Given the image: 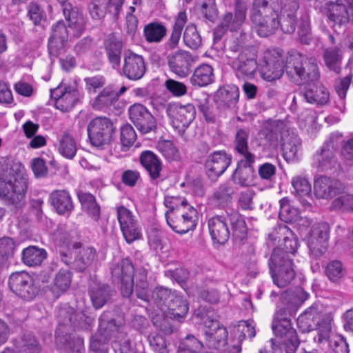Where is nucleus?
Listing matches in <instances>:
<instances>
[{"label": "nucleus", "instance_id": "f03ea898", "mask_svg": "<svg viewBox=\"0 0 353 353\" xmlns=\"http://www.w3.org/2000/svg\"><path fill=\"white\" fill-rule=\"evenodd\" d=\"M59 323L55 333L57 348L63 353H79L83 347V340L68 333L69 329L90 330L93 324L92 318L82 312L74 310L68 304L60 306L57 311Z\"/></svg>", "mask_w": 353, "mask_h": 353}, {"label": "nucleus", "instance_id": "2eb2a0df", "mask_svg": "<svg viewBox=\"0 0 353 353\" xmlns=\"http://www.w3.org/2000/svg\"><path fill=\"white\" fill-rule=\"evenodd\" d=\"M285 65L281 55L276 50L265 52L259 62V72L261 78L272 82L279 79L283 74Z\"/></svg>", "mask_w": 353, "mask_h": 353}, {"label": "nucleus", "instance_id": "8fccbe9b", "mask_svg": "<svg viewBox=\"0 0 353 353\" xmlns=\"http://www.w3.org/2000/svg\"><path fill=\"white\" fill-rule=\"evenodd\" d=\"M47 257V252L43 248L31 245L22 251V261L28 266L40 265Z\"/></svg>", "mask_w": 353, "mask_h": 353}, {"label": "nucleus", "instance_id": "39448f33", "mask_svg": "<svg viewBox=\"0 0 353 353\" xmlns=\"http://www.w3.org/2000/svg\"><path fill=\"white\" fill-rule=\"evenodd\" d=\"M285 72L290 81L296 85H308L320 77L315 59L305 57L296 51H292L287 57Z\"/></svg>", "mask_w": 353, "mask_h": 353}, {"label": "nucleus", "instance_id": "f704fd0d", "mask_svg": "<svg viewBox=\"0 0 353 353\" xmlns=\"http://www.w3.org/2000/svg\"><path fill=\"white\" fill-rule=\"evenodd\" d=\"M307 103L317 105H324L330 100V92L322 84H308L300 92Z\"/></svg>", "mask_w": 353, "mask_h": 353}, {"label": "nucleus", "instance_id": "ea45409f", "mask_svg": "<svg viewBox=\"0 0 353 353\" xmlns=\"http://www.w3.org/2000/svg\"><path fill=\"white\" fill-rule=\"evenodd\" d=\"M166 309L168 310V315H169L170 318L181 321L188 314L189 304L185 299L175 293L169 301Z\"/></svg>", "mask_w": 353, "mask_h": 353}, {"label": "nucleus", "instance_id": "1a4fd4ad", "mask_svg": "<svg viewBox=\"0 0 353 353\" xmlns=\"http://www.w3.org/2000/svg\"><path fill=\"white\" fill-rule=\"evenodd\" d=\"M88 139L95 147L103 148L114 139L116 128L107 117H96L87 126Z\"/></svg>", "mask_w": 353, "mask_h": 353}, {"label": "nucleus", "instance_id": "dca6fc26", "mask_svg": "<svg viewBox=\"0 0 353 353\" xmlns=\"http://www.w3.org/2000/svg\"><path fill=\"white\" fill-rule=\"evenodd\" d=\"M232 68L238 78L252 79L259 70V63L257 62V51L255 48H245L234 58Z\"/></svg>", "mask_w": 353, "mask_h": 353}, {"label": "nucleus", "instance_id": "bf43d9fd", "mask_svg": "<svg viewBox=\"0 0 353 353\" xmlns=\"http://www.w3.org/2000/svg\"><path fill=\"white\" fill-rule=\"evenodd\" d=\"M58 150L59 153L68 159H72L77 152V143L73 137L69 133H64L59 139Z\"/></svg>", "mask_w": 353, "mask_h": 353}, {"label": "nucleus", "instance_id": "864d4df0", "mask_svg": "<svg viewBox=\"0 0 353 353\" xmlns=\"http://www.w3.org/2000/svg\"><path fill=\"white\" fill-rule=\"evenodd\" d=\"M27 17L34 26L44 29L48 23L46 12L37 2L32 1L27 6Z\"/></svg>", "mask_w": 353, "mask_h": 353}, {"label": "nucleus", "instance_id": "b1692460", "mask_svg": "<svg viewBox=\"0 0 353 353\" xmlns=\"http://www.w3.org/2000/svg\"><path fill=\"white\" fill-rule=\"evenodd\" d=\"M246 18L240 14L232 12H225L220 18L218 25L213 30V41L216 43L221 40L228 31L238 32Z\"/></svg>", "mask_w": 353, "mask_h": 353}, {"label": "nucleus", "instance_id": "338daca9", "mask_svg": "<svg viewBox=\"0 0 353 353\" xmlns=\"http://www.w3.org/2000/svg\"><path fill=\"white\" fill-rule=\"evenodd\" d=\"M148 341L152 350L156 353H169L167 341L161 334L156 332L149 334Z\"/></svg>", "mask_w": 353, "mask_h": 353}, {"label": "nucleus", "instance_id": "13d9d810", "mask_svg": "<svg viewBox=\"0 0 353 353\" xmlns=\"http://www.w3.org/2000/svg\"><path fill=\"white\" fill-rule=\"evenodd\" d=\"M248 138V130L243 128H239L236 130L233 142L234 148L236 152L241 155L243 157H248V155H254L249 150Z\"/></svg>", "mask_w": 353, "mask_h": 353}, {"label": "nucleus", "instance_id": "603ef678", "mask_svg": "<svg viewBox=\"0 0 353 353\" xmlns=\"http://www.w3.org/2000/svg\"><path fill=\"white\" fill-rule=\"evenodd\" d=\"M80 99L79 91L72 87L65 88V92L61 99L57 101V108L63 112L70 111Z\"/></svg>", "mask_w": 353, "mask_h": 353}, {"label": "nucleus", "instance_id": "0e129e2a", "mask_svg": "<svg viewBox=\"0 0 353 353\" xmlns=\"http://www.w3.org/2000/svg\"><path fill=\"white\" fill-rule=\"evenodd\" d=\"M279 218L285 223H292L296 220L298 216V210L290 205L289 200L282 199L280 201Z\"/></svg>", "mask_w": 353, "mask_h": 353}, {"label": "nucleus", "instance_id": "3c124183", "mask_svg": "<svg viewBox=\"0 0 353 353\" xmlns=\"http://www.w3.org/2000/svg\"><path fill=\"white\" fill-rule=\"evenodd\" d=\"M234 192V188L229 182L223 183L214 192L212 200L216 206L223 208L231 202Z\"/></svg>", "mask_w": 353, "mask_h": 353}, {"label": "nucleus", "instance_id": "052dcab7", "mask_svg": "<svg viewBox=\"0 0 353 353\" xmlns=\"http://www.w3.org/2000/svg\"><path fill=\"white\" fill-rule=\"evenodd\" d=\"M41 345L32 333H25L21 339V344L18 347V353H41Z\"/></svg>", "mask_w": 353, "mask_h": 353}, {"label": "nucleus", "instance_id": "774afa93", "mask_svg": "<svg viewBox=\"0 0 353 353\" xmlns=\"http://www.w3.org/2000/svg\"><path fill=\"white\" fill-rule=\"evenodd\" d=\"M330 208L334 210L353 211V195L344 192L333 200Z\"/></svg>", "mask_w": 353, "mask_h": 353}, {"label": "nucleus", "instance_id": "c756f323", "mask_svg": "<svg viewBox=\"0 0 353 353\" xmlns=\"http://www.w3.org/2000/svg\"><path fill=\"white\" fill-rule=\"evenodd\" d=\"M103 47L112 68L118 70L121 66L123 43L114 33L108 34L103 41Z\"/></svg>", "mask_w": 353, "mask_h": 353}, {"label": "nucleus", "instance_id": "bb28decb", "mask_svg": "<svg viewBox=\"0 0 353 353\" xmlns=\"http://www.w3.org/2000/svg\"><path fill=\"white\" fill-rule=\"evenodd\" d=\"M211 325L204 332V347L210 350H221L227 344L228 330L219 321H214Z\"/></svg>", "mask_w": 353, "mask_h": 353}, {"label": "nucleus", "instance_id": "c03bdc74", "mask_svg": "<svg viewBox=\"0 0 353 353\" xmlns=\"http://www.w3.org/2000/svg\"><path fill=\"white\" fill-rule=\"evenodd\" d=\"M213 68L208 64L198 66L190 77V82L194 86L204 87L213 81Z\"/></svg>", "mask_w": 353, "mask_h": 353}, {"label": "nucleus", "instance_id": "a211bd4d", "mask_svg": "<svg viewBox=\"0 0 353 353\" xmlns=\"http://www.w3.org/2000/svg\"><path fill=\"white\" fill-rule=\"evenodd\" d=\"M232 163V155L225 150H216L208 154L204 163L205 172L211 182H216Z\"/></svg>", "mask_w": 353, "mask_h": 353}, {"label": "nucleus", "instance_id": "e433bc0d", "mask_svg": "<svg viewBox=\"0 0 353 353\" xmlns=\"http://www.w3.org/2000/svg\"><path fill=\"white\" fill-rule=\"evenodd\" d=\"M51 205L60 215H69L74 210V204L69 192L65 190H54L50 194Z\"/></svg>", "mask_w": 353, "mask_h": 353}, {"label": "nucleus", "instance_id": "cd10ccee", "mask_svg": "<svg viewBox=\"0 0 353 353\" xmlns=\"http://www.w3.org/2000/svg\"><path fill=\"white\" fill-rule=\"evenodd\" d=\"M322 12L333 23L334 26H345L350 21L348 6L342 0L327 1L323 7Z\"/></svg>", "mask_w": 353, "mask_h": 353}, {"label": "nucleus", "instance_id": "f8f14e48", "mask_svg": "<svg viewBox=\"0 0 353 353\" xmlns=\"http://www.w3.org/2000/svg\"><path fill=\"white\" fill-rule=\"evenodd\" d=\"M159 110H165L167 115L172 119L173 127L182 132H185L196 117L195 107L191 103H161Z\"/></svg>", "mask_w": 353, "mask_h": 353}, {"label": "nucleus", "instance_id": "e2e57ef3", "mask_svg": "<svg viewBox=\"0 0 353 353\" xmlns=\"http://www.w3.org/2000/svg\"><path fill=\"white\" fill-rule=\"evenodd\" d=\"M183 39L185 46L191 49H197L201 44V37L193 23L186 26Z\"/></svg>", "mask_w": 353, "mask_h": 353}, {"label": "nucleus", "instance_id": "de8ad7c7", "mask_svg": "<svg viewBox=\"0 0 353 353\" xmlns=\"http://www.w3.org/2000/svg\"><path fill=\"white\" fill-rule=\"evenodd\" d=\"M16 247V242L12 238L0 239V271L10 266V260L14 256Z\"/></svg>", "mask_w": 353, "mask_h": 353}, {"label": "nucleus", "instance_id": "5701e85b", "mask_svg": "<svg viewBox=\"0 0 353 353\" xmlns=\"http://www.w3.org/2000/svg\"><path fill=\"white\" fill-rule=\"evenodd\" d=\"M117 212L121 230L126 242L131 243L140 239L141 229L132 212L123 205H121L117 208Z\"/></svg>", "mask_w": 353, "mask_h": 353}, {"label": "nucleus", "instance_id": "5fc2aeb1", "mask_svg": "<svg viewBox=\"0 0 353 353\" xmlns=\"http://www.w3.org/2000/svg\"><path fill=\"white\" fill-rule=\"evenodd\" d=\"M166 34V27L159 22H151L145 25L143 29V36L148 43H159Z\"/></svg>", "mask_w": 353, "mask_h": 353}, {"label": "nucleus", "instance_id": "4be33fe9", "mask_svg": "<svg viewBox=\"0 0 353 353\" xmlns=\"http://www.w3.org/2000/svg\"><path fill=\"white\" fill-rule=\"evenodd\" d=\"M345 186L340 180L320 176L314 180V193L317 199H331L344 192Z\"/></svg>", "mask_w": 353, "mask_h": 353}, {"label": "nucleus", "instance_id": "58836bf2", "mask_svg": "<svg viewBox=\"0 0 353 353\" xmlns=\"http://www.w3.org/2000/svg\"><path fill=\"white\" fill-rule=\"evenodd\" d=\"M77 196L83 210L94 221L97 222L101 217V208L97 203L95 196L89 193L79 191Z\"/></svg>", "mask_w": 353, "mask_h": 353}, {"label": "nucleus", "instance_id": "a18cd8bd", "mask_svg": "<svg viewBox=\"0 0 353 353\" xmlns=\"http://www.w3.org/2000/svg\"><path fill=\"white\" fill-rule=\"evenodd\" d=\"M118 101V95L114 85L105 87L95 98L92 106L94 109L101 110L114 105Z\"/></svg>", "mask_w": 353, "mask_h": 353}, {"label": "nucleus", "instance_id": "a878e982", "mask_svg": "<svg viewBox=\"0 0 353 353\" xmlns=\"http://www.w3.org/2000/svg\"><path fill=\"white\" fill-rule=\"evenodd\" d=\"M146 72L144 58L133 52L125 53L121 74L132 81L141 79Z\"/></svg>", "mask_w": 353, "mask_h": 353}, {"label": "nucleus", "instance_id": "f257e3e1", "mask_svg": "<svg viewBox=\"0 0 353 353\" xmlns=\"http://www.w3.org/2000/svg\"><path fill=\"white\" fill-rule=\"evenodd\" d=\"M124 324L123 318L116 315L113 311L103 312L99 318L98 330L91 337L90 349L99 353H107L108 344L114 337L112 347L115 353H144L123 331Z\"/></svg>", "mask_w": 353, "mask_h": 353}, {"label": "nucleus", "instance_id": "4d7b16f0", "mask_svg": "<svg viewBox=\"0 0 353 353\" xmlns=\"http://www.w3.org/2000/svg\"><path fill=\"white\" fill-rule=\"evenodd\" d=\"M175 292L163 286L156 287L152 292L150 301L161 310H165Z\"/></svg>", "mask_w": 353, "mask_h": 353}, {"label": "nucleus", "instance_id": "20e7f679", "mask_svg": "<svg viewBox=\"0 0 353 353\" xmlns=\"http://www.w3.org/2000/svg\"><path fill=\"white\" fill-rule=\"evenodd\" d=\"M284 310L279 309L272 321V329L276 337L268 342L272 348L271 353H282V348L286 353H295L300 343L296 330L292 327L291 320L286 316Z\"/></svg>", "mask_w": 353, "mask_h": 353}, {"label": "nucleus", "instance_id": "7ed1b4c3", "mask_svg": "<svg viewBox=\"0 0 353 353\" xmlns=\"http://www.w3.org/2000/svg\"><path fill=\"white\" fill-rule=\"evenodd\" d=\"M28 187L24 167L19 165L12 169L9 176H0V199L8 206L21 208L26 203V194Z\"/></svg>", "mask_w": 353, "mask_h": 353}, {"label": "nucleus", "instance_id": "aec40b11", "mask_svg": "<svg viewBox=\"0 0 353 353\" xmlns=\"http://www.w3.org/2000/svg\"><path fill=\"white\" fill-rule=\"evenodd\" d=\"M128 114L130 121L141 133L145 134L157 132V119L143 105L134 103L130 105Z\"/></svg>", "mask_w": 353, "mask_h": 353}, {"label": "nucleus", "instance_id": "49530a36", "mask_svg": "<svg viewBox=\"0 0 353 353\" xmlns=\"http://www.w3.org/2000/svg\"><path fill=\"white\" fill-rule=\"evenodd\" d=\"M283 155L287 161L294 160L297 157L298 151L301 148V139L296 134L285 135L282 137Z\"/></svg>", "mask_w": 353, "mask_h": 353}, {"label": "nucleus", "instance_id": "6e6d98bb", "mask_svg": "<svg viewBox=\"0 0 353 353\" xmlns=\"http://www.w3.org/2000/svg\"><path fill=\"white\" fill-rule=\"evenodd\" d=\"M323 61L326 67L331 71L339 74L341 69L342 54L337 47L328 48L323 53Z\"/></svg>", "mask_w": 353, "mask_h": 353}, {"label": "nucleus", "instance_id": "9d476101", "mask_svg": "<svg viewBox=\"0 0 353 353\" xmlns=\"http://www.w3.org/2000/svg\"><path fill=\"white\" fill-rule=\"evenodd\" d=\"M111 279L114 283L120 284L122 296L129 298L134 292V266L129 257L122 259L110 267Z\"/></svg>", "mask_w": 353, "mask_h": 353}, {"label": "nucleus", "instance_id": "680f3d73", "mask_svg": "<svg viewBox=\"0 0 353 353\" xmlns=\"http://www.w3.org/2000/svg\"><path fill=\"white\" fill-rule=\"evenodd\" d=\"M72 272L70 270L61 269L56 274L54 279L53 290L59 293L66 292L72 282Z\"/></svg>", "mask_w": 353, "mask_h": 353}, {"label": "nucleus", "instance_id": "6ab92c4d", "mask_svg": "<svg viewBox=\"0 0 353 353\" xmlns=\"http://www.w3.org/2000/svg\"><path fill=\"white\" fill-rule=\"evenodd\" d=\"M68 39V29L63 20H59L52 26L48 39V52L51 60L58 58L65 51Z\"/></svg>", "mask_w": 353, "mask_h": 353}, {"label": "nucleus", "instance_id": "2f4dec72", "mask_svg": "<svg viewBox=\"0 0 353 353\" xmlns=\"http://www.w3.org/2000/svg\"><path fill=\"white\" fill-rule=\"evenodd\" d=\"M309 297V294L302 288L294 290H287L282 292L280 301L284 306L279 305L280 309H284L285 312L296 310Z\"/></svg>", "mask_w": 353, "mask_h": 353}, {"label": "nucleus", "instance_id": "69168bd1", "mask_svg": "<svg viewBox=\"0 0 353 353\" xmlns=\"http://www.w3.org/2000/svg\"><path fill=\"white\" fill-rule=\"evenodd\" d=\"M325 274L332 282H339L345 275V269L339 261L330 262L325 268Z\"/></svg>", "mask_w": 353, "mask_h": 353}, {"label": "nucleus", "instance_id": "a19ab883", "mask_svg": "<svg viewBox=\"0 0 353 353\" xmlns=\"http://www.w3.org/2000/svg\"><path fill=\"white\" fill-rule=\"evenodd\" d=\"M227 221L230 223L232 235L236 240L242 241L246 238L248 228L243 217L236 211L227 212Z\"/></svg>", "mask_w": 353, "mask_h": 353}, {"label": "nucleus", "instance_id": "ddd939ff", "mask_svg": "<svg viewBox=\"0 0 353 353\" xmlns=\"http://www.w3.org/2000/svg\"><path fill=\"white\" fill-rule=\"evenodd\" d=\"M8 287L14 294L26 301L32 300L39 293L33 277L26 271L12 272L8 279Z\"/></svg>", "mask_w": 353, "mask_h": 353}, {"label": "nucleus", "instance_id": "4c0bfd02", "mask_svg": "<svg viewBox=\"0 0 353 353\" xmlns=\"http://www.w3.org/2000/svg\"><path fill=\"white\" fill-rule=\"evenodd\" d=\"M149 270L144 267L134 269V287L137 298L145 301H149L150 279Z\"/></svg>", "mask_w": 353, "mask_h": 353}, {"label": "nucleus", "instance_id": "0eeeda50", "mask_svg": "<svg viewBox=\"0 0 353 353\" xmlns=\"http://www.w3.org/2000/svg\"><path fill=\"white\" fill-rule=\"evenodd\" d=\"M268 267L273 283L279 288L290 284L295 278L293 259L279 247L273 250L268 260Z\"/></svg>", "mask_w": 353, "mask_h": 353}, {"label": "nucleus", "instance_id": "412c9836", "mask_svg": "<svg viewBox=\"0 0 353 353\" xmlns=\"http://www.w3.org/2000/svg\"><path fill=\"white\" fill-rule=\"evenodd\" d=\"M255 155L243 157L236 163V168L231 175V180L241 187H248L255 183L256 174L254 168Z\"/></svg>", "mask_w": 353, "mask_h": 353}, {"label": "nucleus", "instance_id": "9b49d317", "mask_svg": "<svg viewBox=\"0 0 353 353\" xmlns=\"http://www.w3.org/2000/svg\"><path fill=\"white\" fill-rule=\"evenodd\" d=\"M341 138L342 134L339 132L331 134L321 150L314 154V163L320 171H332L339 167L336 151L339 145V141Z\"/></svg>", "mask_w": 353, "mask_h": 353}, {"label": "nucleus", "instance_id": "6e6552de", "mask_svg": "<svg viewBox=\"0 0 353 353\" xmlns=\"http://www.w3.org/2000/svg\"><path fill=\"white\" fill-rule=\"evenodd\" d=\"M297 325L303 332L319 330V341L322 342L329 338L331 330L330 319L317 307L311 306L297 319Z\"/></svg>", "mask_w": 353, "mask_h": 353}, {"label": "nucleus", "instance_id": "4468645a", "mask_svg": "<svg viewBox=\"0 0 353 353\" xmlns=\"http://www.w3.org/2000/svg\"><path fill=\"white\" fill-rule=\"evenodd\" d=\"M196 210L192 206L188 212H182L181 208H172L165 213L168 225L176 233L183 234L194 230L196 226Z\"/></svg>", "mask_w": 353, "mask_h": 353}, {"label": "nucleus", "instance_id": "09e8293b", "mask_svg": "<svg viewBox=\"0 0 353 353\" xmlns=\"http://www.w3.org/2000/svg\"><path fill=\"white\" fill-rule=\"evenodd\" d=\"M255 25L256 32L261 37H268L274 34L279 28V12L276 11L270 16H266L260 21V23Z\"/></svg>", "mask_w": 353, "mask_h": 353}, {"label": "nucleus", "instance_id": "393cba45", "mask_svg": "<svg viewBox=\"0 0 353 353\" xmlns=\"http://www.w3.org/2000/svg\"><path fill=\"white\" fill-rule=\"evenodd\" d=\"M170 70L180 78L187 77L191 72L194 59L190 52L179 50L167 56Z\"/></svg>", "mask_w": 353, "mask_h": 353}, {"label": "nucleus", "instance_id": "37998d69", "mask_svg": "<svg viewBox=\"0 0 353 353\" xmlns=\"http://www.w3.org/2000/svg\"><path fill=\"white\" fill-rule=\"evenodd\" d=\"M188 17L185 12H180L174 21L172 28V32L168 40L165 43L166 50H172L175 49L179 44L181 33L184 26L187 23Z\"/></svg>", "mask_w": 353, "mask_h": 353}, {"label": "nucleus", "instance_id": "423d86ee", "mask_svg": "<svg viewBox=\"0 0 353 353\" xmlns=\"http://www.w3.org/2000/svg\"><path fill=\"white\" fill-rule=\"evenodd\" d=\"M60 261L70 270L77 272H84L97 258V252L92 246H83L81 242H74L72 250L60 246L57 250Z\"/></svg>", "mask_w": 353, "mask_h": 353}, {"label": "nucleus", "instance_id": "f3484780", "mask_svg": "<svg viewBox=\"0 0 353 353\" xmlns=\"http://www.w3.org/2000/svg\"><path fill=\"white\" fill-rule=\"evenodd\" d=\"M330 226L327 223L312 225L307 236V247L311 256L318 259L325 253L328 247Z\"/></svg>", "mask_w": 353, "mask_h": 353}, {"label": "nucleus", "instance_id": "c9c22d12", "mask_svg": "<svg viewBox=\"0 0 353 353\" xmlns=\"http://www.w3.org/2000/svg\"><path fill=\"white\" fill-rule=\"evenodd\" d=\"M139 161L148 173L151 181L157 182L162 176V163L159 157L153 152L145 150L141 153Z\"/></svg>", "mask_w": 353, "mask_h": 353}, {"label": "nucleus", "instance_id": "c85d7f7f", "mask_svg": "<svg viewBox=\"0 0 353 353\" xmlns=\"http://www.w3.org/2000/svg\"><path fill=\"white\" fill-rule=\"evenodd\" d=\"M239 99V90L235 85H226L220 88L215 93L214 102L221 110H233Z\"/></svg>", "mask_w": 353, "mask_h": 353}, {"label": "nucleus", "instance_id": "473e14b6", "mask_svg": "<svg viewBox=\"0 0 353 353\" xmlns=\"http://www.w3.org/2000/svg\"><path fill=\"white\" fill-rule=\"evenodd\" d=\"M63 12L68 21L69 28L74 30V37L77 38L83 32L86 24V18L80 9L71 3H64Z\"/></svg>", "mask_w": 353, "mask_h": 353}, {"label": "nucleus", "instance_id": "79ce46f5", "mask_svg": "<svg viewBox=\"0 0 353 353\" xmlns=\"http://www.w3.org/2000/svg\"><path fill=\"white\" fill-rule=\"evenodd\" d=\"M278 11L272 5L269 4L268 0H253L252 8L250 11V18L254 24L260 23L266 16H270Z\"/></svg>", "mask_w": 353, "mask_h": 353}, {"label": "nucleus", "instance_id": "72a5a7b5", "mask_svg": "<svg viewBox=\"0 0 353 353\" xmlns=\"http://www.w3.org/2000/svg\"><path fill=\"white\" fill-rule=\"evenodd\" d=\"M115 293V290L106 283H94L89 288L92 305L97 310L108 303Z\"/></svg>", "mask_w": 353, "mask_h": 353}, {"label": "nucleus", "instance_id": "7c9ffc66", "mask_svg": "<svg viewBox=\"0 0 353 353\" xmlns=\"http://www.w3.org/2000/svg\"><path fill=\"white\" fill-rule=\"evenodd\" d=\"M208 224L209 233L214 243L223 245L228 241L230 232L226 217L214 216L208 219Z\"/></svg>", "mask_w": 353, "mask_h": 353}]
</instances>
